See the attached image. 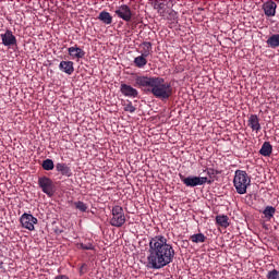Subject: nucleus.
I'll list each match as a JSON object with an SVG mask.
<instances>
[{
	"mask_svg": "<svg viewBox=\"0 0 279 279\" xmlns=\"http://www.w3.org/2000/svg\"><path fill=\"white\" fill-rule=\"evenodd\" d=\"M175 258V250L169 244V240L165 235H155L149 239L147 251L148 269H162L167 265H171Z\"/></svg>",
	"mask_w": 279,
	"mask_h": 279,
	"instance_id": "1",
	"label": "nucleus"
},
{
	"mask_svg": "<svg viewBox=\"0 0 279 279\" xmlns=\"http://www.w3.org/2000/svg\"><path fill=\"white\" fill-rule=\"evenodd\" d=\"M138 88H146V93L155 96L156 99L165 101L173 95L171 83H167L160 76H135V84Z\"/></svg>",
	"mask_w": 279,
	"mask_h": 279,
	"instance_id": "2",
	"label": "nucleus"
},
{
	"mask_svg": "<svg viewBox=\"0 0 279 279\" xmlns=\"http://www.w3.org/2000/svg\"><path fill=\"white\" fill-rule=\"evenodd\" d=\"M252 184V178L245 170H235L233 185L239 195L247 193V186Z\"/></svg>",
	"mask_w": 279,
	"mask_h": 279,
	"instance_id": "3",
	"label": "nucleus"
},
{
	"mask_svg": "<svg viewBox=\"0 0 279 279\" xmlns=\"http://www.w3.org/2000/svg\"><path fill=\"white\" fill-rule=\"evenodd\" d=\"M111 219L109 221L110 226L113 228H123L125 226V213L123 211V207L116 205L111 209Z\"/></svg>",
	"mask_w": 279,
	"mask_h": 279,
	"instance_id": "4",
	"label": "nucleus"
},
{
	"mask_svg": "<svg viewBox=\"0 0 279 279\" xmlns=\"http://www.w3.org/2000/svg\"><path fill=\"white\" fill-rule=\"evenodd\" d=\"M179 178L181 182L185 186H190L191 189H195V186H203V184H213V181L208 180V177H184V174L180 173Z\"/></svg>",
	"mask_w": 279,
	"mask_h": 279,
	"instance_id": "5",
	"label": "nucleus"
},
{
	"mask_svg": "<svg viewBox=\"0 0 279 279\" xmlns=\"http://www.w3.org/2000/svg\"><path fill=\"white\" fill-rule=\"evenodd\" d=\"M37 184L48 197H53V195H56V184L49 177H39Z\"/></svg>",
	"mask_w": 279,
	"mask_h": 279,
	"instance_id": "6",
	"label": "nucleus"
},
{
	"mask_svg": "<svg viewBox=\"0 0 279 279\" xmlns=\"http://www.w3.org/2000/svg\"><path fill=\"white\" fill-rule=\"evenodd\" d=\"M20 223L22 228H24L25 230H29V232H34V230H36V227L34 226L38 223V218L34 217V215L32 214L24 213L20 217Z\"/></svg>",
	"mask_w": 279,
	"mask_h": 279,
	"instance_id": "7",
	"label": "nucleus"
},
{
	"mask_svg": "<svg viewBox=\"0 0 279 279\" xmlns=\"http://www.w3.org/2000/svg\"><path fill=\"white\" fill-rule=\"evenodd\" d=\"M114 12L119 19H122V21H125L126 23L132 21V9H130V7L122 4L116 9Z\"/></svg>",
	"mask_w": 279,
	"mask_h": 279,
	"instance_id": "8",
	"label": "nucleus"
},
{
	"mask_svg": "<svg viewBox=\"0 0 279 279\" xmlns=\"http://www.w3.org/2000/svg\"><path fill=\"white\" fill-rule=\"evenodd\" d=\"M0 38L2 40V45L4 47H14L16 46V36L12 33V31L8 29L4 34L0 35Z\"/></svg>",
	"mask_w": 279,
	"mask_h": 279,
	"instance_id": "9",
	"label": "nucleus"
},
{
	"mask_svg": "<svg viewBox=\"0 0 279 279\" xmlns=\"http://www.w3.org/2000/svg\"><path fill=\"white\" fill-rule=\"evenodd\" d=\"M247 125L251 128L252 132H256V134H258L262 130L260 119L257 114H251L248 117Z\"/></svg>",
	"mask_w": 279,
	"mask_h": 279,
	"instance_id": "10",
	"label": "nucleus"
},
{
	"mask_svg": "<svg viewBox=\"0 0 279 279\" xmlns=\"http://www.w3.org/2000/svg\"><path fill=\"white\" fill-rule=\"evenodd\" d=\"M120 90L124 97H138V90L131 85L128 84H121Z\"/></svg>",
	"mask_w": 279,
	"mask_h": 279,
	"instance_id": "11",
	"label": "nucleus"
},
{
	"mask_svg": "<svg viewBox=\"0 0 279 279\" xmlns=\"http://www.w3.org/2000/svg\"><path fill=\"white\" fill-rule=\"evenodd\" d=\"M56 171H58V173H61V175H64L65 178H71V175H73L71 167H69V165H66L65 162H58L56 165Z\"/></svg>",
	"mask_w": 279,
	"mask_h": 279,
	"instance_id": "12",
	"label": "nucleus"
},
{
	"mask_svg": "<svg viewBox=\"0 0 279 279\" xmlns=\"http://www.w3.org/2000/svg\"><path fill=\"white\" fill-rule=\"evenodd\" d=\"M68 53H69V56H71L72 60H75V58L77 60H82V58H84V56H86V52L77 46L68 48Z\"/></svg>",
	"mask_w": 279,
	"mask_h": 279,
	"instance_id": "13",
	"label": "nucleus"
},
{
	"mask_svg": "<svg viewBox=\"0 0 279 279\" xmlns=\"http://www.w3.org/2000/svg\"><path fill=\"white\" fill-rule=\"evenodd\" d=\"M73 61H61L59 64L60 71L66 73V75H73L75 68L73 66Z\"/></svg>",
	"mask_w": 279,
	"mask_h": 279,
	"instance_id": "14",
	"label": "nucleus"
},
{
	"mask_svg": "<svg viewBox=\"0 0 279 279\" xmlns=\"http://www.w3.org/2000/svg\"><path fill=\"white\" fill-rule=\"evenodd\" d=\"M276 2L274 1H266L264 4H263V10L266 14V16H276Z\"/></svg>",
	"mask_w": 279,
	"mask_h": 279,
	"instance_id": "15",
	"label": "nucleus"
},
{
	"mask_svg": "<svg viewBox=\"0 0 279 279\" xmlns=\"http://www.w3.org/2000/svg\"><path fill=\"white\" fill-rule=\"evenodd\" d=\"M151 5L155 10L158 11L159 14H166L168 11L169 4L160 1H154L151 2Z\"/></svg>",
	"mask_w": 279,
	"mask_h": 279,
	"instance_id": "16",
	"label": "nucleus"
},
{
	"mask_svg": "<svg viewBox=\"0 0 279 279\" xmlns=\"http://www.w3.org/2000/svg\"><path fill=\"white\" fill-rule=\"evenodd\" d=\"M274 151V146H271V143L264 142L262 145V148L259 149L260 156L269 157L271 156V153Z\"/></svg>",
	"mask_w": 279,
	"mask_h": 279,
	"instance_id": "17",
	"label": "nucleus"
},
{
	"mask_svg": "<svg viewBox=\"0 0 279 279\" xmlns=\"http://www.w3.org/2000/svg\"><path fill=\"white\" fill-rule=\"evenodd\" d=\"M98 20L105 23V25H112V15L107 11H101L98 15Z\"/></svg>",
	"mask_w": 279,
	"mask_h": 279,
	"instance_id": "18",
	"label": "nucleus"
},
{
	"mask_svg": "<svg viewBox=\"0 0 279 279\" xmlns=\"http://www.w3.org/2000/svg\"><path fill=\"white\" fill-rule=\"evenodd\" d=\"M230 218L226 215L216 216V223L220 226V228H228L230 226Z\"/></svg>",
	"mask_w": 279,
	"mask_h": 279,
	"instance_id": "19",
	"label": "nucleus"
},
{
	"mask_svg": "<svg viewBox=\"0 0 279 279\" xmlns=\"http://www.w3.org/2000/svg\"><path fill=\"white\" fill-rule=\"evenodd\" d=\"M134 64L137 69H143L147 66V57L145 54H141L134 59Z\"/></svg>",
	"mask_w": 279,
	"mask_h": 279,
	"instance_id": "20",
	"label": "nucleus"
},
{
	"mask_svg": "<svg viewBox=\"0 0 279 279\" xmlns=\"http://www.w3.org/2000/svg\"><path fill=\"white\" fill-rule=\"evenodd\" d=\"M266 43H267L268 47H271V49L278 48L279 47V34H275V35L270 36Z\"/></svg>",
	"mask_w": 279,
	"mask_h": 279,
	"instance_id": "21",
	"label": "nucleus"
},
{
	"mask_svg": "<svg viewBox=\"0 0 279 279\" xmlns=\"http://www.w3.org/2000/svg\"><path fill=\"white\" fill-rule=\"evenodd\" d=\"M206 235L204 233H196L190 236L192 243H206Z\"/></svg>",
	"mask_w": 279,
	"mask_h": 279,
	"instance_id": "22",
	"label": "nucleus"
},
{
	"mask_svg": "<svg viewBox=\"0 0 279 279\" xmlns=\"http://www.w3.org/2000/svg\"><path fill=\"white\" fill-rule=\"evenodd\" d=\"M142 47H143L142 56H146V58H149V56H151V43L144 41L142 44Z\"/></svg>",
	"mask_w": 279,
	"mask_h": 279,
	"instance_id": "23",
	"label": "nucleus"
},
{
	"mask_svg": "<svg viewBox=\"0 0 279 279\" xmlns=\"http://www.w3.org/2000/svg\"><path fill=\"white\" fill-rule=\"evenodd\" d=\"M41 167L44 171H53L56 165H53L52 159H45L41 163Z\"/></svg>",
	"mask_w": 279,
	"mask_h": 279,
	"instance_id": "24",
	"label": "nucleus"
},
{
	"mask_svg": "<svg viewBox=\"0 0 279 279\" xmlns=\"http://www.w3.org/2000/svg\"><path fill=\"white\" fill-rule=\"evenodd\" d=\"M74 207L76 210H80L81 213H86L88 210V205H86L82 201L74 202Z\"/></svg>",
	"mask_w": 279,
	"mask_h": 279,
	"instance_id": "25",
	"label": "nucleus"
},
{
	"mask_svg": "<svg viewBox=\"0 0 279 279\" xmlns=\"http://www.w3.org/2000/svg\"><path fill=\"white\" fill-rule=\"evenodd\" d=\"M263 215L266 217V219H271V217L276 215V209L272 206H267L264 209Z\"/></svg>",
	"mask_w": 279,
	"mask_h": 279,
	"instance_id": "26",
	"label": "nucleus"
},
{
	"mask_svg": "<svg viewBox=\"0 0 279 279\" xmlns=\"http://www.w3.org/2000/svg\"><path fill=\"white\" fill-rule=\"evenodd\" d=\"M77 250H95V245L88 241L87 243H77L76 244Z\"/></svg>",
	"mask_w": 279,
	"mask_h": 279,
	"instance_id": "27",
	"label": "nucleus"
},
{
	"mask_svg": "<svg viewBox=\"0 0 279 279\" xmlns=\"http://www.w3.org/2000/svg\"><path fill=\"white\" fill-rule=\"evenodd\" d=\"M267 279H279V271L277 269L269 270L266 275Z\"/></svg>",
	"mask_w": 279,
	"mask_h": 279,
	"instance_id": "28",
	"label": "nucleus"
},
{
	"mask_svg": "<svg viewBox=\"0 0 279 279\" xmlns=\"http://www.w3.org/2000/svg\"><path fill=\"white\" fill-rule=\"evenodd\" d=\"M124 111L131 112V114H132V113L136 112V107L132 106V101H129V104H126L124 106Z\"/></svg>",
	"mask_w": 279,
	"mask_h": 279,
	"instance_id": "29",
	"label": "nucleus"
},
{
	"mask_svg": "<svg viewBox=\"0 0 279 279\" xmlns=\"http://www.w3.org/2000/svg\"><path fill=\"white\" fill-rule=\"evenodd\" d=\"M207 172V175L209 177V178H215V175H217V171L215 170V169H213V168H207V169H205L204 170V173H206Z\"/></svg>",
	"mask_w": 279,
	"mask_h": 279,
	"instance_id": "30",
	"label": "nucleus"
},
{
	"mask_svg": "<svg viewBox=\"0 0 279 279\" xmlns=\"http://www.w3.org/2000/svg\"><path fill=\"white\" fill-rule=\"evenodd\" d=\"M88 271V265L82 264L80 267V276H84Z\"/></svg>",
	"mask_w": 279,
	"mask_h": 279,
	"instance_id": "31",
	"label": "nucleus"
},
{
	"mask_svg": "<svg viewBox=\"0 0 279 279\" xmlns=\"http://www.w3.org/2000/svg\"><path fill=\"white\" fill-rule=\"evenodd\" d=\"M54 279H69V276H66V275H58L57 277H54Z\"/></svg>",
	"mask_w": 279,
	"mask_h": 279,
	"instance_id": "32",
	"label": "nucleus"
},
{
	"mask_svg": "<svg viewBox=\"0 0 279 279\" xmlns=\"http://www.w3.org/2000/svg\"><path fill=\"white\" fill-rule=\"evenodd\" d=\"M0 269H3V262H0Z\"/></svg>",
	"mask_w": 279,
	"mask_h": 279,
	"instance_id": "33",
	"label": "nucleus"
}]
</instances>
